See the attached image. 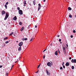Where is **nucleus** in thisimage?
<instances>
[{
	"instance_id": "obj_1",
	"label": "nucleus",
	"mask_w": 76,
	"mask_h": 76,
	"mask_svg": "<svg viewBox=\"0 0 76 76\" xmlns=\"http://www.w3.org/2000/svg\"><path fill=\"white\" fill-rule=\"evenodd\" d=\"M9 17V14H8V13H7L6 14L5 17L4 18V20H6L7 18Z\"/></svg>"
},
{
	"instance_id": "obj_2",
	"label": "nucleus",
	"mask_w": 76,
	"mask_h": 76,
	"mask_svg": "<svg viewBox=\"0 0 76 76\" xmlns=\"http://www.w3.org/2000/svg\"><path fill=\"white\" fill-rule=\"evenodd\" d=\"M19 15H23V11L21 10H19Z\"/></svg>"
},
{
	"instance_id": "obj_3",
	"label": "nucleus",
	"mask_w": 76,
	"mask_h": 76,
	"mask_svg": "<svg viewBox=\"0 0 76 76\" xmlns=\"http://www.w3.org/2000/svg\"><path fill=\"white\" fill-rule=\"evenodd\" d=\"M39 7L38 8V11H39L41 7V5L40 4H38Z\"/></svg>"
},
{
	"instance_id": "obj_4",
	"label": "nucleus",
	"mask_w": 76,
	"mask_h": 76,
	"mask_svg": "<svg viewBox=\"0 0 76 76\" xmlns=\"http://www.w3.org/2000/svg\"><path fill=\"white\" fill-rule=\"evenodd\" d=\"M23 44V42H21L18 44V45H19V46H20V47H21V46H22Z\"/></svg>"
},
{
	"instance_id": "obj_5",
	"label": "nucleus",
	"mask_w": 76,
	"mask_h": 76,
	"mask_svg": "<svg viewBox=\"0 0 76 76\" xmlns=\"http://www.w3.org/2000/svg\"><path fill=\"white\" fill-rule=\"evenodd\" d=\"M72 63H76V59H72L71 61Z\"/></svg>"
},
{
	"instance_id": "obj_6",
	"label": "nucleus",
	"mask_w": 76,
	"mask_h": 76,
	"mask_svg": "<svg viewBox=\"0 0 76 76\" xmlns=\"http://www.w3.org/2000/svg\"><path fill=\"white\" fill-rule=\"evenodd\" d=\"M47 65L49 66V67H51V64L50 62H49L47 63Z\"/></svg>"
},
{
	"instance_id": "obj_7",
	"label": "nucleus",
	"mask_w": 76,
	"mask_h": 76,
	"mask_svg": "<svg viewBox=\"0 0 76 76\" xmlns=\"http://www.w3.org/2000/svg\"><path fill=\"white\" fill-rule=\"evenodd\" d=\"M5 13H6V12H5V11H4V10L2 11L1 12L2 15H5Z\"/></svg>"
},
{
	"instance_id": "obj_8",
	"label": "nucleus",
	"mask_w": 76,
	"mask_h": 76,
	"mask_svg": "<svg viewBox=\"0 0 76 76\" xmlns=\"http://www.w3.org/2000/svg\"><path fill=\"white\" fill-rule=\"evenodd\" d=\"M12 19L14 20H17V17H16V16H15V17L13 18Z\"/></svg>"
},
{
	"instance_id": "obj_9",
	"label": "nucleus",
	"mask_w": 76,
	"mask_h": 76,
	"mask_svg": "<svg viewBox=\"0 0 76 76\" xmlns=\"http://www.w3.org/2000/svg\"><path fill=\"white\" fill-rule=\"evenodd\" d=\"M69 65H70V64H69V63L67 62L66 63V66H69Z\"/></svg>"
},
{
	"instance_id": "obj_10",
	"label": "nucleus",
	"mask_w": 76,
	"mask_h": 76,
	"mask_svg": "<svg viewBox=\"0 0 76 76\" xmlns=\"http://www.w3.org/2000/svg\"><path fill=\"white\" fill-rule=\"evenodd\" d=\"M58 51L57 50L56 52H55V54L56 55V56H57L58 55Z\"/></svg>"
},
{
	"instance_id": "obj_11",
	"label": "nucleus",
	"mask_w": 76,
	"mask_h": 76,
	"mask_svg": "<svg viewBox=\"0 0 76 76\" xmlns=\"http://www.w3.org/2000/svg\"><path fill=\"white\" fill-rule=\"evenodd\" d=\"M46 71L47 74V75H50V73H48V70L46 69Z\"/></svg>"
},
{
	"instance_id": "obj_12",
	"label": "nucleus",
	"mask_w": 76,
	"mask_h": 76,
	"mask_svg": "<svg viewBox=\"0 0 76 76\" xmlns=\"http://www.w3.org/2000/svg\"><path fill=\"white\" fill-rule=\"evenodd\" d=\"M18 51H21V47L20 46L18 49Z\"/></svg>"
},
{
	"instance_id": "obj_13",
	"label": "nucleus",
	"mask_w": 76,
	"mask_h": 76,
	"mask_svg": "<svg viewBox=\"0 0 76 76\" xmlns=\"http://www.w3.org/2000/svg\"><path fill=\"white\" fill-rule=\"evenodd\" d=\"M24 29V27H23L20 29V31H22Z\"/></svg>"
},
{
	"instance_id": "obj_14",
	"label": "nucleus",
	"mask_w": 76,
	"mask_h": 76,
	"mask_svg": "<svg viewBox=\"0 0 76 76\" xmlns=\"http://www.w3.org/2000/svg\"><path fill=\"white\" fill-rule=\"evenodd\" d=\"M63 51H66V48H65L64 47L63 48Z\"/></svg>"
},
{
	"instance_id": "obj_15",
	"label": "nucleus",
	"mask_w": 76,
	"mask_h": 76,
	"mask_svg": "<svg viewBox=\"0 0 76 76\" xmlns=\"http://www.w3.org/2000/svg\"><path fill=\"white\" fill-rule=\"evenodd\" d=\"M68 9L69 10H72V8L70 7H69L68 8Z\"/></svg>"
},
{
	"instance_id": "obj_16",
	"label": "nucleus",
	"mask_w": 76,
	"mask_h": 76,
	"mask_svg": "<svg viewBox=\"0 0 76 76\" xmlns=\"http://www.w3.org/2000/svg\"><path fill=\"white\" fill-rule=\"evenodd\" d=\"M33 4L34 5H35V1H33Z\"/></svg>"
},
{
	"instance_id": "obj_17",
	"label": "nucleus",
	"mask_w": 76,
	"mask_h": 76,
	"mask_svg": "<svg viewBox=\"0 0 76 76\" xmlns=\"http://www.w3.org/2000/svg\"><path fill=\"white\" fill-rule=\"evenodd\" d=\"M4 6H5V7L6 9H7V5H4Z\"/></svg>"
},
{
	"instance_id": "obj_18",
	"label": "nucleus",
	"mask_w": 76,
	"mask_h": 76,
	"mask_svg": "<svg viewBox=\"0 0 76 76\" xmlns=\"http://www.w3.org/2000/svg\"><path fill=\"white\" fill-rule=\"evenodd\" d=\"M23 3L24 4H26V1H24L23 2Z\"/></svg>"
},
{
	"instance_id": "obj_19",
	"label": "nucleus",
	"mask_w": 76,
	"mask_h": 76,
	"mask_svg": "<svg viewBox=\"0 0 76 76\" xmlns=\"http://www.w3.org/2000/svg\"><path fill=\"white\" fill-rule=\"evenodd\" d=\"M8 39V38L6 37H5L4 39V40H6V39Z\"/></svg>"
},
{
	"instance_id": "obj_20",
	"label": "nucleus",
	"mask_w": 76,
	"mask_h": 76,
	"mask_svg": "<svg viewBox=\"0 0 76 76\" xmlns=\"http://www.w3.org/2000/svg\"><path fill=\"white\" fill-rule=\"evenodd\" d=\"M69 17L70 18H72V15H69Z\"/></svg>"
},
{
	"instance_id": "obj_21",
	"label": "nucleus",
	"mask_w": 76,
	"mask_h": 76,
	"mask_svg": "<svg viewBox=\"0 0 76 76\" xmlns=\"http://www.w3.org/2000/svg\"><path fill=\"white\" fill-rule=\"evenodd\" d=\"M13 34V32H12L11 34H10V36L11 35H12Z\"/></svg>"
},
{
	"instance_id": "obj_22",
	"label": "nucleus",
	"mask_w": 76,
	"mask_h": 76,
	"mask_svg": "<svg viewBox=\"0 0 76 76\" xmlns=\"http://www.w3.org/2000/svg\"><path fill=\"white\" fill-rule=\"evenodd\" d=\"M72 69L73 70V69H74V68H75V67H74V66H72Z\"/></svg>"
},
{
	"instance_id": "obj_23",
	"label": "nucleus",
	"mask_w": 76,
	"mask_h": 76,
	"mask_svg": "<svg viewBox=\"0 0 76 76\" xmlns=\"http://www.w3.org/2000/svg\"><path fill=\"white\" fill-rule=\"evenodd\" d=\"M19 24L20 25H22V23L21 22H20L19 23Z\"/></svg>"
},
{
	"instance_id": "obj_24",
	"label": "nucleus",
	"mask_w": 76,
	"mask_h": 76,
	"mask_svg": "<svg viewBox=\"0 0 76 76\" xmlns=\"http://www.w3.org/2000/svg\"><path fill=\"white\" fill-rule=\"evenodd\" d=\"M33 39H34V38H32L31 39V40H30V42H31V41H32V40H33Z\"/></svg>"
},
{
	"instance_id": "obj_25",
	"label": "nucleus",
	"mask_w": 76,
	"mask_h": 76,
	"mask_svg": "<svg viewBox=\"0 0 76 76\" xmlns=\"http://www.w3.org/2000/svg\"><path fill=\"white\" fill-rule=\"evenodd\" d=\"M6 44H8V43H9V41H7L5 42Z\"/></svg>"
},
{
	"instance_id": "obj_26",
	"label": "nucleus",
	"mask_w": 76,
	"mask_h": 76,
	"mask_svg": "<svg viewBox=\"0 0 76 76\" xmlns=\"http://www.w3.org/2000/svg\"><path fill=\"white\" fill-rule=\"evenodd\" d=\"M9 4V2H7L6 3V5H7Z\"/></svg>"
},
{
	"instance_id": "obj_27",
	"label": "nucleus",
	"mask_w": 76,
	"mask_h": 76,
	"mask_svg": "<svg viewBox=\"0 0 76 76\" xmlns=\"http://www.w3.org/2000/svg\"><path fill=\"white\" fill-rule=\"evenodd\" d=\"M17 9L18 10H20V8H19V7H18Z\"/></svg>"
},
{
	"instance_id": "obj_28",
	"label": "nucleus",
	"mask_w": 76,
	"mask_h": 76,
	"mask_svg": "<svg viewBox=\"0 0 76 76\" xmlns=\"http://www.w3.org/2000/svg\"><path fill=\"white\" fill-rule=\"evenodd\" d=\"M28 39V38H24V40L25 41H26Z\"/></svg>"
},
{
	"instance_id": "obj_29",
	"label": "nucleus",
	"mask_w": 76,
	"mask_h": 76,
	"mask_svg": "<svg viewBox=\"0 0 76 76\" xmlns=\"http://www.w3.org/2000/svg\"><path fill=\"white\" fill-rule=\"evenodd\" d=\"M73 33H75V32H76V31H75V30H74V31H73Z\"/></svg>"
},
{
	"instance_id": "obj_30",
	"label": "nucleus",
	"mask_w": 76,
	"mask_h": 76,
	"mask_svg": "<svg viewBox=\"0 0 76 76\" xmlns=\"http://www.w3.org/2000/svg\"><path fill=\"white\" fill-rule=\"evenodd\" d=\"M6 75L7 76V75H8V72H6Z\"/></svg>"
},
{
	"instance_id": "obj_31",
	"label": "nucleus",
	"mask_w": 76,
	"mask_h": 76,
	"mask_svg": "<svg viewBox=\"0 0 76 76\" xmlns=\"http://www.w3.org/2000/svg\"><path fill=\"white\" fill-rule=\"evenodd\" d=\"M61 39H59V42H61Z\"/></svg>"
},
{
	"instance_id": "obj_32",
	"label": "nucleus",
	"mask_w": 76,
	"mask_h": 76,
	"mask_svg": "<svg viewBox=\"0 0 76 76\" xmlns=\"http://www.w3.org/2000/svg\"><path fill=\"white\" fill-rule=\"evenodd\" d=\"M60 69H61V70H62V69H63V67H61L60 68Z\"/></svg>"
},
{
	"instance_id": "obj_33",
	"label": "nucleus",
	"mask_w": 76,
	"mask_h": 76,
	"mask_svg": "<svg viewBox=\"0 0 76 76\" xmlns=\"http://www.w3.org/2000/svg\"><path fill=\"white\" fill-rule=\"evenodd\" d=\"M41 65V64H40L38 66V67H40V66Z\"/></svg>"
},
{
	"instance_id": "obj_34",
	"label": "nucleus",
	"mask_w": 76,
	"mask_h": 76,
	"mask_svg": "<svg viewBox=\"0 0 76 76\" xmlns=\"http://www.w3.org/2000/svg\"><path fill=\"white\" fill-rule=\"evenodd\" d=\"M63 68H64V69H65V66H64V65H63Z\"/></svg>"
},
{
	"instance_id": "obj_35",
	"label": "nucleus",
	"mask_w": 76,
	"mask_h": 76,
	"mask_svg": "<svg viewBox=\"0 0 76 76\" xmlns=\"http://www.w3.org/2000/svg\"><path fill=\"white\" fill-rule=\"evenodd\" d=\"M64 62H63L62 63V66H63V65H64Z\"/></svg>"
},
{
	"instance_id": "obj_36",
	"label": "nucleus",
	"mask_w": 76,
	"mask_h": 76,
	"mask_svg": "<svg viewBox=\"0 0 76 76\" xmlns=\"http://www.w3.org/2000/svg\"><path fill=\"white\" fill-rule=\"evenodd\" d=\"M47 50V49H46L45 50H44L43 51V52H44L45 51Z\"/></svg>"
},
{
	"instance_id": "obj_37",
	"label": "nucleus",
	"mask_w": 76,
	"mask_h": 76,
	"mask_svg": "<svg viewBox=\"0 0 76 76\" xmlns=\"http://www.w3.org/2000/svg\"><path fill=\"white\" fill-rule=\"evenodd\" d=\"M3 67V66L2 65H0V68H1V67Z\"/></svg>"
},
{
	"instance_id": "obj_38",
	"label": "nucleus",
	"mask_w": 76,
	"mask_h": 76,
	"mask_svg": "<svg viewBox=\"0 0 76 76\" xmlns=\"http://www.w3.org/2000/svg\"><path fill=\"white\" fill-rule=\"evenodd\" d=\"M20 57H19V58L18 59V60H20Z\"/></svg>"
},
{
	"instance_id": "obj_39",
	"label": "nucleus",
	"mask_w": 76,
	"mask_h": 76,
	"mask_svg": "<svg viewBox=\"0 0 76 76\" xmlns=\"http://www.w3.org/2000/svg\"><path fill=\"white\" fill-rule=\"evenodd\" d=\"M43 58L44 59V58H45V55H44V56H43Z\"/></svg>"
},
{
	"instance_id": "obj_40",
	"label": "nucleus",
	"mask_w": 76,
	"mask_h": 76,
	"mask_svg": "<svg viewBox=\"0 0 76 76\" xmlns=\"http://www.w3.org/2000/svg\"><path fill=\"white\" fill-rule=\"evenodd\" d=\"M70 37H71V38H73V35H71L70 36Z\"/></svg>"
},
{
	"instance_id": "obj_41",
	"label": "nucleus",
	"mask_w": 76,
	"mask_h": 76,
	"mask_svg": "<svg viewBox=\"0 0 76 76\" xmlns=\"http://www.w3.org/2000/svg\"><path fill=\"white\" fill-rule=\"evenodd\" d=\"M39 71V70H38L37 72H35L36 73H38V72Z\"/></svg>"
},
{
	"instance_id": "obj_42",
	"label": "nucleus",
	"mask_w": 76,
	"mask_h": 76,
	"mask_svg": "<svg viewBox=\"0 0 76 76\" xmlns=\"http://www.w3.org/2000/svg\"><path fill=\"white\" fill-rule=\"evenodd\" d=\"M69 60H71V59H72V58L71 57H70L69 58Z\"/></svg>"
},
{
	"instance_id": "obj_43",
	"label": "nucleus",
	"mask_w": 76,
	"mask_h": 76,
	"mask_svg": "<svg viewBox=\"0 0 76 76\" xmlns=\"http://www.w3.org/2000/svg\"><path fill=\"white\" fill-rule=\"evenodd\" d=\"M13 66H14V65H13L12 67V68H11V69H12V68L13 67Z\"/></svg>"
},
{
	"instance_id": "obj_44",
	"label": "nucleus",
	"mask_w": 76,
	"mask_h": 76,
	"mask_svg": "<svg viewBox=\"0 0 76 76\" xmlns=\"http://www.w3.org/2000/svg\"><path fill=\"white\" fill-rule=\"evenodd\" d=\"M35 28H37V26L36 25V26H35Z\"/></svg>"
},
{
	"instance_id": "obj_45",
	"label": "nucleus",
	"mask_w": 76,
	"mask_h": 76,
	"mask_svg": "<svg viewBox=\"0 0 76 76\" xmlns=\"http://www.w3.org/2000/svg\"><path fill=\"white\" fill-rule=\"evenodd\" d=\"M22 40H23V41H24V40H25V38H23V39H22Z\"/></svg>"
},
{
	"instance_id": "obj_46",
	"label": "nucleus",
	"mask_w": 76,
	"mask_h": 76,
	"mask_svg": "<svg viewBox=\"0 0 76 76\" xmlns=\"http://www.w3.org/2000/svg\"><path fill=\"white\" fill-rule=\"evenodd\" d=\"M23 6H24V7H25V6H26V5H25V4H24L23 5Z\"/></svg>"
},
{
	"instance_id": "obj_47",
	"label": "nucleus",
	"mask_w": 76,
	"mask_h": 76,
	"mask_svg": "<svg viewBox=\"0 0 76 76\" xmlns=\"http://www.w3.org/2000/svg\"><path fill=\"white\" fill-rule=\"evenodd\" d=\"M64 54H66V53L65 51V52H64Z\"/></svg>"
},
{
	"instance_id": "obj_48",
	"label": "nucleus",
	"mask_w": 76,
	"mask_h": 76,
	"mask_svg": "<svg viewBox=\"0 0 76 76\" xmlns=\"http://www.w3.org/2000/svg\"><path fill=\"white\" fill-rule=\"evenodd\" d=\"M46 0H44V1H43L44 2H45Z\"/></svg>"
},
{
	"instance_id": "obj_49",
	"label": "nucleus",
	"mask_w": 76,
	"mask_h": 76,
	"mask_svg": "<svg viewBox=\"0 0 76 76\" xmlns=\"http://www.w3.org/2000/svg\"><path fill=\"white\" fill-rule=\"evenodd\" d=\"M57 37H60V36L59 35H58Z\"/></svg>"
},
{
	"instance_id": "obj_50",
	"label": "nucleus",
	"mask_w": 76,
	"mask_h": 76,
	"mask_svg": "<svg viewBox=\"0 0 76 76\" xmlns=\"http://www.w3.org/2000/svg\"><path fill=\"white\" fill-rule=\"evenodd\" d=\"M66 46L67 47H68V45H67V44L66 45Z\"/></svg>"
},
{
	"instance_id": "obj_51",
	"label": "nucleus",
	"mask_w": 76,
	"mask_h": 76,
	"mask_svg": "<svg viewBox=\"0 0 76 76\" xmlns=\"http://www.w3.org/2000/svg\"><path fill=\"white\" fill-rule=\"evenodd\" d=\"M29 5H30L31 6V4H29Z\"/></svg>"
},
{
	"instance_id": "obj_52",
	"label": "nucleus",
	"mask_w": 76,
	"mask_h": 76,
	"mask_svg": "<svg viewBox=\"0 0 76 76\" xmlns=\"http://www.w3.org/2000/svg\"><path fill=\"white\" fill-rule=\"evenodd\" d=\"M58 53H60V51H59V50H58Z\"/></svg>"
},
{
	"instance_id": "obj_53",
	"label": "nucleus",
	"mask_w": 76,
	"mask_h": 76,
	"mask_svg": "<svg viewBox=\"0 0 76 76\" xmlns=\"http://www.w3.org/2000/svg\"><path fill=\"white\" fill-rule=\"evenodd\" d=\"M75 18H76V15H75Z\"/></svg>"
},
{
	"instance_id": "obj_54",
	"label": "nucleus",
	"mask_w": 76,
	"mask_h": 76,
	"mask_svg": "<svg viewBox=\"0 0 76 76\" xmlns=\"http://www.w3.org/2000/svg\"><path fill=\"white\" fill-rule=\"evenodd\" d=\"M29 27H30V25H29V26H28V28H29Z\"/></svg>"
},
{
	"instance_id": "obj_55",
	"label": "nucleus",
	"mask_w": 76,
	"mask_h": 76,
	"mask_svg": "<svg viewBox=\"0 0 76 76\" xmlns=\"http://www.w3.org/2000/svg\"><path fill=\"white\" fill-rule=\"evenodd\" d=\"M39 67H38H38H37V69H39Z\"/></svg>"
},
{
	"instance_id": "obj_56",
	"label": "nucleus",
	"mask_w": 76,
	"mask_h": 76,
	"mask_svg": "<svg viewBox=\"0 0 76 76\" xmlns=\"http://www.w3.org/2000/svg\"><path fill=\"white\" fill-rule=\"evenodd\" d=\"M61 43H62V42H60V44H61Z\"/></svg>"
},
{
	"instance_id": "obj_57",
	"label": "nucleus",
	"mask_w": 76,
	"mask_h": 76,
	"mask_svg": "<svg viewBox=\"0 0 76 76\" xmlns=\"http://www.w3.org/2000/svg\"><path fill=\"white\" fill-rule=\"evenodd\" d=\"M16 42H18V41H17Z\"/></svg>"
},
{
	"instance_id": "obj_58",
	"label": "nucleus",
	"mask_w": 76,
	"mask_h": 76,
	"mask_svg": "<svg viewBox=\"0 0 76 76\" xmlns=\"http://www.w3.org/2000/svg\"><path fill=\"white\" fill-rule=\"evenodd\" d=\"M17 62V61H16L15 62V63Z\"/></svg>"
},
{
	"instance_id": "obj_59",
	"label": "nucleus",
	"mask_w": 76,
	"mask_h": 76,
	"mask_svg": "<svg viewBox=\"0 0 76 76\" xmlns=\"http://www.w3.org/2000/svg\"><path fill=\"white\" fill-rule=\"evenodd\" d=\"M28 9H29V8H28Z\"/></svg>"
},
{
	"instance_id": "obj_60",
	"label": "nucleus",
	"mask_w": 76,
	"mask_h": 76,
	"mask_svg": "<svg viewBox=\"0 0 76 76\" xmlns=\"http://www.w3.org/2000/svg\"><path fill=\"white\" fill-rule=\"evenodd\" d=\"M4 46H5V45H4Z\"/></svg>"
},
{
	"instance_id": "obj_61",
	"label": "nucleus",
	"mask_w": 76,
	"mask_h": 76,
	"mask_svg": "<svg viewBox=\"0 0 76 76\" xmlns=\"http://www.w3.org/2000/svg\"><path fill=\"white\" fill-rule=\"evenodd\" d=\"M9 41H10V40H9Z\"/></svg>"
},
{
	"instance_id": "obj_62",
	"label": "nucleus",
	"mask_w": 76,
	"mask_h": 76,
	"mask_svg": "<svg viewBox=\"0 0 76 76\" xmlns=\"http://www.w3.org/2000/svg\"><path fill=\"white\" fill-rule=\"evenodd\" d=\"M75 0V1H76V0Z\"/></svg>"
}]
</instances>
